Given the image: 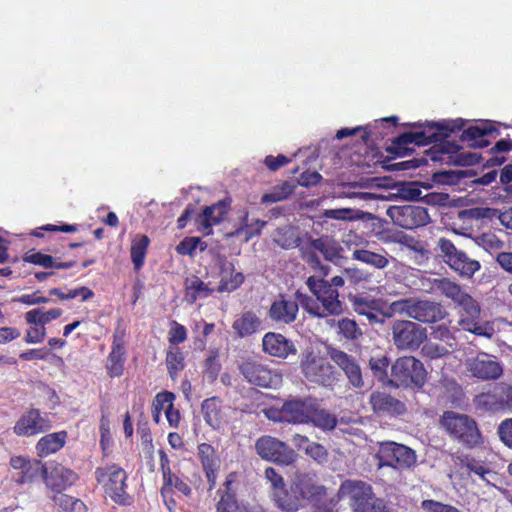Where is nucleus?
Here are the masks:
<instances>
[{"label":"nucleus","instance_id":"nucleus-61","mask_svg":"<svg viewBox=\"0 0 512 512\" xmlns=\"http://www.w3.org/2000/svg\"><path fill=\"white\" fill-rule=\"evenodd\" d=\"M304 452L318 463H324L328 458L327 449L316 442H311V444L304 448Z\"/></svg>","mask_w":512,"mask_h":512},{"label":"nucleus","instance_id":"nucleus-7","mask_svg":"<svg viewBox=\"0 0 512 512\" xmlns=\"http://www.w3.org/2000/svg\"><path fill=\"white\" fill-rule=\"evenodd\" d=\"M238 369L246 382L259 388L275 389L283 381L281 372L261 359L251 357L243 359Z\"/></svg>","mask_w":512,"mask_h":512},{"label":"nucleus","instance_id":"nucleus-5","mask_svg":"<svg viewBox=\"0 0 512 512\" xmlns=\"http://www.w3.org/2000/svg\"><path fill=\"white\" fill-rule=\"evenodd\" d=\"M96 482L102 487L104 493L120 506H130L134 498L127 492L128 474L117 464L97 467L94 472Z\"/></svg>","mask_w":512,"mask_h":512},{"label":"nucleus","instance_id":"nucleus-64","mask_svg":"<svg viewBox=\"0 0 512 512\" xmlns=\"http://www.w3.org/2000/svg\"><path fill=\"white\" fill-rule=\"evenodd\" d=\"M501 441L512 449V418L503 420L498 427Z\"/></svg>","mask_w":512,"mask_h":512},{"label":"nucleus","instance_id":"nucleus-27","mask_svg":"<svg viewBox=\"0 0 512 512\" xmlns=\"http://www.w3.org/2000/svg\"><path fill=\"white\" fill-rule=\"evenodd\" d=\"M499 130L490 122L485 121L479 125H470L462 130L460 139L472 148H484L490 145L488 136H498Z\"/></svg>","mask_w":512,"mask_h":512},{"label":"nucleus","instance_id":"nucleus-46","mask_svg":"<svg viewBox=\"0 0 512 512\" xmlns=\"http://www.w3.org/2000/svg\"><path fill=\"white\" fill-rule=\"evenodd\" d=\"M46 472L47 468L40 460H30L26 467L21 471L19 477L16 479V483L20 485L32 483L39 476L44 478Z\"/></svg>","mask_w":512,"mask_h":512},{"label":"nucleus","instance_id":"nucleus-55","mask_svg":"<svg viewBox=\"0 0 512 512\" xmlns=\"http://www.w3.org/2000/svg\"><path fill=\"white\" fill-rule=\"evenodd\" d=\"M78 230L77 225L75 224H62V225H53L47 224L41 227H37L30 232L31 236L37 238H44V232H63V233H73Z\"/></svg>","mask_w":512,"mask_h":512},{"label":"nucleus","instance_id":"nucleus-57","mask_svg":"<svg viewBox=\"0 0 512 512\" xmlns=\"http://www.w3.org/2000/svg\"><path fill=\"white\" fill-rule=\"evenodd\" d=\"M167 487H168L169 491L173 492V489H176L185 496H190L192 494V489L188 485V483H186L184 480H182L181 478H179L177 475H175L173 473L171 474L170 481L168 480V478H163L162 488H167Z\"/></svg>","mask_w":512,"mask_h":512},{"label":"nucleus","instance_id":"nucleus-58","mask_svg":"<svg viewBox=\"0 0 512 512\" xmlns=\"http://www.w3.org/2000/svg\"><path fill=\"white\" fill-rule=\"evenodd\" d=\"M358 133H361L360 138L363 144H368L370 136L372 132L368 129V127L357 126L355 128H341L336 133V138L341 140L345 137L355 136Z\"/></svg>","mask_w":512,"mask_h":512},{"label":"nucleus","instance_id":"nucleus-14","mask_svg":"<svg viewBox=\"0 0 512 512\" xmlns=\"http://www.w3.org/2000/svg\"><path fill=\"white\" fill-rule=\"evenodd\" d=\"M337 496L348 497L354 512H360L375 498L372 486L361 480H345L341 483Z\"/></svg>","mask_w":512,"mask_h":512},{"label":"nucleus","instance_id":"nucleus-56","mask_svg":"<svg viewBox=\"0 0 512 512\" xmlns=\"http://www.w3.org/2000/svg\"><path fill=\"white\" fill-rule=\"evenodd\" d=\"M187 339V329L184 325L173 320L170 322V330L168 332V341L174 347L185 342Z\"/></svg>","mask_w":512,"mask_h":512},{"label":"nucleus","instance_id":"nucleus-2","mask_svg":"<svg viewBox=\"0 0 512 512\" xmlns=\"http://www.w3.org/2000/svg\"><path fill=\"white\" fill-rule=\"evenodd\" d=\"M306 284L311 293L316 297V299H313L308 295L298 294L301 306L308 314L318 318H325L342 313L343 308L339 300V292L337 289L332 288L328 280L310 276Z\"/></svg>","mask_w":512,"mask_h":512},{"label":"nucleus","instance_id":"nucleus-19","mask_svg":"<svg viewBox=\"0 0 512 512\" xmlns=\"http://www.w3.org/2000/svg\"><path fill=\"white\" fill-rule=\"evenodd\" d=\"M216 277L219 279L216 291L219 293H232L236 291L245 280L242 272L236 271L235 265L225 256L217 260Z\"/></svg>","mask_w":512,"mask_h":512},{"label":"nucleus","instance_id":"nucleus-21","mask_svg":"<svg viewBox=\"0 0 512 512\" xmlns=\"http://www.w3.org/2000/svg\"><path fill=\"white\" fill-rule=\"evenodd\" d=\"M197 459L199 460L208 482V489L216 487L217 475L221 466V459L216 449L209 443H200L197 447Z\"/></svg>","mask_w":512,"mask_h":512},{"label":"nucleus","instance_id":"nucleus-51","mask_svg":"<svg viewBox=\"0 0 512 512\" xmlns=\"http://www.w3.org/2000/svg\"><path fill=\"white\" fill-rule=\"evenodd\" d=\"M412 144L408 133H402L399 136L392 139L391 144L386 148L388 154L396 157H404L413 152V149L409 147Z\"/></svg>","mask_w":512,"mask_h":512},{"label":"nucleus","instance_id":"nucleus-50","mask_svg":"<svg viewBox=\"0 0 512 512\" xmlns=\"http://www.w3.org/2000/svg\"><path fill=\"white\" fill-rule=\"evenodd\" d=\"M294 191V186L285 181L272 188L271 191L263 194L261 202L264 204L276 203L287 199Z\"/></svg>","mask_w":512,"mask_h":512},{"label":"nucleus","instance_id":"nucleus-25","mask_svg":"<svg viewBox=\"0 0 512 512\" xmlns=\"http://www.w3.org/2000/svg\"><path fill=\"white\" fill-rule=\"evenodd\" d=\"M237 479L236 472L227 474L222 486L218 489L219 500L216 503V512H237L239 502L237 499Z\"/></svg>","mask_w":512,"mask_h":512},{"label":"nucleus","instance_id":"nucleus-54","mask_svg":"<svg viewBox=\"0 0 512 512\" xmlns=\"http://www.w3.org/2000/svg\"><path fill=\"white\" fill-rule=\"evenodd\" d=\"M339 334L347 340H355L362 335L361 329L354 320L343 318L338 321Z\"/></svg>","mask_w":512,"mask_h":512},{"label":"nucleus","instance_id":"nucleus-59","mask_svg":"<svg viewBox=\"0 0 512 512\" xmlns=\"http://www.w3.org/2000/svg\"><path fill=\"white\" fill-rule=\"evenodd\" d=\"M344 276L351 284H354V285L368 282L371 279L370 273H368L364 269L357 268V267L346 268L344 270Z\"/></svg>","mask_w":512,"mask_h":512},{"label":"nucleus","instance_id":"nucleus-10","mask_svg":"<svg viewBox=\"0 0 512 512\" xmlns=\"http://www.w3.org/2000/svg\"><path fill=\"white\" fill-rule=\"evenodd\" d=\"M392 338L397 349L415 351L427 338V331L417 322L396 320L392 325Z\"/></svg>","mask_w":512,"mask_h":512},{"label":"nucleus","instance_id":"nucleus-29","mask_svg":"<svg viewBox=\"0 0 512 512\" xmlns=\"http://www.w3.org/2000/svg\"><path fill=\"white\" fill-rule=\"evenodd\" d=\"M78 474L62 464L54 465L44 476V482L54 493L63 492L71 487L77 480Z\"/></svg>","mask_w":512,"mask_h":512},{"label":"nucleus","instance_id":"nucleus-47","mask_svg":"<svg viewBox=\"0 0 512 512\" xmlns=\"http://www.w3.org/2000/svg\"><path fill=\"white\" fill-rule=\"evenodd\" d=\"M53 502L65 512H87L84 502L78 498L57 492L52 497Z\"/></svg>","mask_w":512,"mask_h":512},{"label":"nucleus","instance_id":"nucleus-20","mask_svg":"<svg viewBox=\"0 0 512 512\" xmlns=\"http://www.w3.org/2000/svg\"><path fill=\"white\" fill-rule=\"evenodd\" d=\"M330 359L344 372L349 383L355 388L364 386L361 368L352 355L337 348H328Z\"/></svg>","mask_w":512,"mask_h":512},{"label":"nucleus","instance_id":"nucleus-11","mask_svg":"<svg viewBox=\"0 0 512 512\" xmlns=\"http://www.w3.org/2000/svg\"><path fill=\"white\" fill-rule=\"evenodd\" d=\"M437 247L444 262L460 276L472 277L481 267L477 260L468 257L464 251L458 250L447 238H440Z\"/></svg>","mask_w":512,"mask_h":512},{"label":"nucleus","instance_id":"nucleus-42","mask_svg":"<svg viewBox=\"0 0 512 512\" xmlns=\"http://www.w3.org/2000/svg\"><path fill=\"white\" fill-rule=\"evenodd\" d=\"M352 259L368 264L376 269H384L389 265V259L386 255L366 249H355L352 253Z\"/></svg>","mask_w":512,"mask_h":512},{"label":"nucleus","instance_id":"nucleus-35","mask_svg":"<svg viewBox=\"0 0 512 512\" xmlns=\"http://www.w3.org/2000/svg\"><path fill=\"white\" fill-rule=\"evenodd\" d=\"M66 431H59L41 437L36 444L37 455L41 458L47 457L61 450L67 440Z\"/></svg>","mask_w":512,"mask_h":512},{"label":"nucleus","instance_id":"nucleus-39","mask_svg":"<svg viewBox=\"0 0 512 512\" xmlns=\"http://www.w3.org/2000/svg\"><path fill=\"white\" fill-rule=\"evenodd\" d=\"M150 239L147 235L137 234L131 242L130 257L134 265V269L139 271L145 261Z\"/></svg>","mask_w":512,"mask_h":512},{"label":"nucleus","instance_id":"nucleus-1","mask_svg":"<svg viewBox=\"0 0 512 512\" xmlns=\"http://www.w3.org/2000/svg\"><path fill=\"white\" fill-rule=\"evenodd\" d=\"M279 414L280 419L288 423H311L322 431H332L338 424L336 415L323 408L319 399L310 396L286 400Z\"/></svg>","mask_w":512,"mask_h":512},{"label":"nucleus","instance_id":"nucleus-32","mask_svg":"<svg viewBox=\"0 0 512 512\" xmlns=\"http://www.w3.org/2000/svg\"><path fill=\"white\" fill-rule=\"evenodd\" d=\"M23 261L45 269H69L76 264V261L61 262L59 258L53 257L51 254L37 251L34 248L24 253Z\"/></svg>","mask_w":512,"mask_h":512},{"label":"nucleus","instance_id":"nucleus-45","mask_svg":"<svg viewBox=\"0 0 512 512\" xmlns=\"http://www.w3.org/2000/svg\"><path fill=\"white\" fill-rule=\"evenodd\" d=\"M416 299L412 298H401L391 302L383 315L387 318L394 317L396 315H405L408 318L413 319L414 306Z\"/></svg>","mask_w":512,"mask_h":512},{"label":"nucleus","instance_id":"nucleus-49","mask_svg":"<svg viewBox=\"0 0 512 512\" xmlns=\"http://www.w3.org/2000/svg\"><path fill=\"white\" fill-rule=\"evenodd\" d=\"M125 351L111 350L106 360V372L110 378L120 377L124 373Z\"/></svg>","mask_w":512,"mask_h":512},{"label":"nucleus","instance_id":"nucleus-37","mask_svg":"<svg viewBox=\"0 0 512 512\" xmlns=\"http://www.w3.org/2000/svg\"><path fill=\"white\" fill-rule=\"evenodd\" d=\"M298 489H294V481L289 489L285 487L274 493V499L279 508L286 512L297 511L303 503L302 497L298 494Z\"/></svg>","mask_w":512,"mask_h":512},{"label":"nucleus","instance_id":"nucleus-26","mask_svg":"<svg viewBox=\"0 0 512 512\" xmlns=\"http://www.w3.org/2000/svg\"><path fill=\"white\" fill-rule=\"evenodd\" d=\"M232 330L236 338H249L264 330V321L253 310L243 311L234 319Z\"/></svg>","mask_w":512,"mask_h":512},{"label":"nucleus","instance_id":"nucleus-13","mask_svg":"<svg viewBox=\"0 0 512 512\" xmlns=\"http://www.w3.org/2000/svg\"><path fill=\"white\" fill-rule=\"evenodd\" d=\"M387 215L394 224L407 230L425 226L430 222L427 209L414 205L391 206L387 209Z\"/></svg>","mask_w":512,"mask_h":512},{"label":"nucleus","instance_id":"nucleus-18","mask_svg":"<svg viewBox=\"0 0 512 512\" xmlns=\"http://www.w3.org/2000/svg\"><path fill=\"white\" fill-rule=\"evenodd\" d=\"M467 369L473 377L480 380H496L503 373V367L496 357L484 352L469 359Z\"/></svg>","mask_w":512,"mask_h":512},{"label":"nucleus","instance_id":"nucleus-15","mask_svg":"<svg viewBox=\"0 0 512 512\" xmlns=\"http://www.w3.org/2000/svg\"><path fill=\"white\" fill-rule=\"evenodd\" d=\"M51 421L37 408H29L16 421L13 432L19 437H31L48 431Z\"/></svg>","mask_w":512,"mask_h":512},{"label":"nucleus","instance_id":"nucleus-38","mask_svg":"<svg viewBox=\"0 0 512 512\" xmlns=\"http://www.w3.org/2000/svg\"><path fill=\"white\" fill-rule=\"evenodd\" d=\"M62 314L63 310L60 308H52L49 310L35 308L27 311L24 317L27 324L45 328V325L60 318Z\"/></svg>","mask_w":512,"mask_h":512},{"label":"nucleus","instance_id":"nucleus-48","mask_svg":"<svg viewBox=\"0 0 512 512\" xmlns=\"http://www.w3.org/2000/svg\"><path fill=\"white\" fill-rule=\"evenodd\" d=\"M165 362L168 374L173 380L185 368L184 354L179 347H171L167 351Z\"/></svg>","mask_w":512,"mask_h":512},{"label":"nucleus","instance_id":"nucleus-4","mask_svg":"<svg viewBox=\"0 0 512 512\" xmlns=\"http://www.w3.org/2000/svg\"><path fill=\"white\" fill-rule=\"evenodd\" d=\"M302 259L308 266L317 271L320 276L329 274L330 267L321 262L317 253H320L326 261L337 262L342 258L343 248L333 237L321 235L318 238L307 237L301 248Z\"/></svg>","mask_w":512,"mask_h":512},{"label":"nucleus","instance_id":"nucleus-16","mask_svg":"<svg viewBox=\"0 0 512 512\" xmlns=\"http://www.w3.org/2000/svg\"><path fill=\"white\" fill-rule=\"evenodd\" d=\"M368 403L373 413L379 417H398L407 412L403 401L385 391H373L369 396Z\"/></svg>","mask_w":512,"mask_h":512},{"label":"nucleus","instance_id":"nucleus-30","mask_svg":"<svg viewBox=\"0 0 512 512\" xmlns=\"http://www.w3.org/2000/svg\"><path fill=\"white\" fill-rule=\"evenodd\" d=\"M294 489H298V494L303 501L306 500L312 503H319L327 496V488L324 485L317 484L314 477L309 473L296 475Z\"/></svg>","mask_w":512,"mask_h":512},{"label":"nucleus","instance_id":"nucleus-6","mask_svg":"<svg viewBox=\"0 0 512 512\" xmlns=\"http://www.w3.org/2000/svg\"><path fill=\"white\" fill-rule=\"evenodd\" d=\"M391 388L421 390L427 381L423 363L414 356H402L391 365Z\"/></svg>","mask_w":512,"mask_h":512},{"label":"nucleus","instance_id":"nucleus-24","mask_svg":"<svg viewBox=\"0 0 512 512\" xmlns=\"http://www.w3.org/2000/svg\"><path fill=\"white\" fill-rule=\"evenodd\" d=\"M262 350L264 353L281 359L289 355H295L297 348L294 342L281 333L267 332L262 338Z\"/></svg>","mask_w":512,"mask_h":512},{"label":"nucleus","instance_id":"nucleus-40","mask_svg":"<svg viewBox=\"0 0 512 512\" xmlns=\"http://www.w3.org/2000/svg\"><path fill=\"white\" fill-rule=\"evenodd\" d=\"M216 291L210 288L207 283L199 277H193L191 280L186 281L185 297L190 303L196 302L200 298H207Z\"/></svg>","mask_w":512,"mask_h":512},{"label":"nucleus","instance_id":"nucleus-22","mask_svg":"<svg viewBox=\"0 0 512 512\" xmlns=\"http://www.w3.org/2000/svg\"><path fill=\"white\" fill-rule=\"evenodd\" d=\"M464 124V120L457 119L450 121L444 120L441 122H429L426 124L409 123L407 125L415 128H422L428 141H430V143H437L443 142L445 139L449 138L452 133L462 130Z\"/></svg>","mask_w":512,"mask_h":512},{"label":"nucleus","instance_id":"nucleus-34","mask_svg":"<svg viewBox=\"0 0 512 512\" xmlns=\"http://www.w3.org/2000/svg\"><path fill=\"white\" fill-rule=\"evenodd\" d=\"M445 153L444 149H438L436 146H433L425 151V156L419 158H412L410 160L401 161L397 163L391 164L388 169L392 171H405L416 169L421 166H425L428 164V161L438 162L442 161V155Z\"/></svg>","mask_w":512,"mask_h":512},{"label":"nucleus","instance_id":"nucleus-3","mask_svg":"<svg viewBox=\"0 0 512 512\" xmlns=\"http://www.w3.org/2000/svg\"><path fill=\"white\" fill-rule=\"evenodd\" d=\"M439 424L452 441L466 449L472 450L484 443L476 419L468 414L446 410L440 416Z\"/></svg>","mask_w":512,"mask_h":512},{"label":"nucleus","instance_id":"nucleus-12","mask_svg":"<svg viewBox=\"0 0 512 512\" xmlns=\"http://www.w3.org/2000/svg\"><path fill=\"white\" fill-rule=\"evenodd\" d=\"M255 449L262 459L282 465L292 464L296 457L294 450L285 442L269 435L258 438Z\"/></svg>","mask_w":512,"mask_h":512},{"label":"nucleus","instance_id":"nucleus-28","mask_svg":"<svg viewBox=\"0 0 512 512\" xmlns=\"http://www.w3.org/2000/svg\"><path fill=\"white\" fill-rule=\"evenodd\" d=\"M298 312V303L280 294L279 297L272 302L268 310V316L277 324L289 325L296 320Z\"/></svg>","mask_w":512,"mask_h":512},{"label":"nucleus","instance_id":"nucleus-62","mask_svg":"<svg viewBox=\"0 0 512 512\" xmlns=\"http://www.w3.org/2000/svg\"><path fill=\"white\" fill-rule=\"evenodd\" d=\"M175 400V394L170 391H163L156 394L152 402V409L162 412Z\"/></svg>","mask_w":512,"mask_h":512},{"label":"nucleus","instance_id":"nucleus-8","mask_svg":"<svg viewBox=\"0 0 512 512\" xmlns=\"http://www.w3.org/2000/svg\"><path fill=\"white\" fill-rule=\"evenodd\" d=\"M374 458L377 467H390L397 470L409 469L416 464L415 451L410 447L394 441H379Z\"/></svg>","mask_w":512,"mask_h":512},{"label":"nucleus","instance_id":"nucleus-60","mask_svg":"<svg viewBox=\"0 0 512 512\" xmlns=\"http://www.w3.org/2000/svg\"><path fill=\"white\" fill-rule=\"evenodd\" d=\"M201 243L200 237H185L177 246L176 251L180 255L193 256Z\"/></svg>","mask_w":512,"mask_h":512},{"label":"nucleus","instance_id":"nucleus-31","mask_svg":"<svg viewBox=\"0 0 512 512\" xmlns=\"http://www.w3.org/2000/svg\"><path fill=\"white\" fill-rule=\"evenodd\" d=\"M228 211L229 205L225 201H218L211 206H206L197 218L200 229L206 235L211 234L212 227L220 224L226 218Z\"/></svg>","mask_w":512,"mask_h":512},{"label":"nucleus","instance_id":"nucleus-23","mask_svg":"<svg viewBox=\"0 0 512 512\" xmlns=\"http://www.w3.org/2000/svg\"><path fill=\"white\" fill-rule=\"evenodd\" d=\"M449 312L440 303L428 299H416L413 320L424 324H436L445 320Z\"/></svg>","mask_w":512,"mask_h":512},{"label":"nucleus","instance_id":"nucleus-44","mask_svg":"<svg viewBox=\"0 0 512 512\" xmlns=\"http://www.w3.org/2000/svg\"><path fill=\"white\" fill-rule=\"evenodd\" d=\"M440 284L441 294L446 298L451 299L456 306H459L470 296L459 284L449 280L448 278H442Z\"/></svg>","mask_w":512,"mask_h":512},{"label":"nucleus","instance_id":"nucleus-63","mask_svg":"<svg viewBox=\"0 0 512 512\" xmlns=\"http://www.w3.org/2000/svg\"><path fill=\"white\" fill-rule=\"evenodd\" d=\"M421 353L425 358L433 360L445 356L448 350L444 346L429 342L422 347Z\"/></svg>","mask_w":512,"mask_h":512},{"label":"nucleus","instance_id":"nucleus-53","mask_svg":"<svg viewBox=\"0 0 512 512\" xmlns=\"http://www.w3.org/2000/svg\"><path fill=\"white\" fill-rule=\"evenodd\" d=\"M460 463L463 467H466L469 472L479 476L482 480H486V475L491 473L490 469L483 461L468 455L460 458Z\"/></svg>","mask_w":512,"mask_h":512},{"label":"nucleus","instance_id":"nucleus-17","mask_svg":"<svg viewBox=\"0 0 512 512\" xmlns=\"http://www.w3.org/2000/svg\"><path fill=\"white\" fill-rule=\"evenodd\" d=\"M458 307L461 308L458 324L463 330L478 336L489 335L486 326L481 322V308L471 295Z\"/></svg>","mask_w":512,"mask_h":512},{"label":"nucleus","instance_id":"nucleus-41","mask_svg":"<svg viewBox=\"0 0 512 512\" xmlns=\"http://www.w3.org/2000/svg\"><path fill=\"white\" fill-rule=\"evenodd\" d=\"M247 220L248 212H245L241 226L230 232L227 236L232 238L242 236L243 241L248 242L253 237L260 235L263 227L266 225V222L260 219H256L253 222L248 223Z\"/></svg>","mask_w":512,"mask_h":512},{"label":"nucleus","instance_id":"nucleus-52","mask_svg":"<svg viewBox=\"0 0 512 512\" xmlns=\"http://www.w3.org/2000/svg\"><path fill=\"white\" fill-rule=\"evenodd\" d=\"M440 282H442V278H431L418 271L412 285L417 291L431 294L440 290Z\"/></svg>","mask_w":512,"mask_h":512},{"label":"nucleus","instance_id":"nucleus-9","mask_svg":"<svg viewBox=\"0 0 512 512\" xmlns=\"http://www.w3.org/2000/svg\"><path fill=\"white\" fill-rule=\"evenodd\" d=\"M301 372L312 383L325 387L332 386L336 378L334 367L323 357L313 351L306 352L300 361Z\"/></svg>","mask_w":512,"mask_h":512},{"label":"nucleus","instance_id":"nucleus-36","mask_svg":"<svg viewBox=\"0 0 512 512\" xmlns=\"http://www.w3.org/2000/svg\"><path fill=\"white\" fill-rule=\"evenodd\" d=\"M201 411L205 422L214 430L223 425L224 413L222 411V400L219 397L205 399L201 405Z\"/></svg>","mask_w":512,"mask_h":512},{"label":"nucleus","instance_id":"nucleus-43","mask_svg":"<svg viewBox=\"0 0 512 512\" xmlns=\"http://www.w3.org/2000/svg\"><path fill=\"white\" fill-rule=\"evenodd\" d=\"M390 365V359L383 355L377 357H371L369 359V368L373 376L384 386L390 387L391 376L388 375V368Z\"/></svg>","mask_w":512,"mask_h":512},{"label":"nucleus","instance_id":"nucleus-33","mask_svg":"<svg viewBox=\"0 0 512 512\" xmlns=\"http://www.w3.org/2000/svg\"><path fill=\"white\" fill-rule=\"evenodd\" d=\"M349 301L353 310L361 315L365 316L370 324L381 322L379 320V308L378 301L370 296L363 294L350 295Z\"/></svg>","mask_w":512,"mask_h":512}]
</instances>
